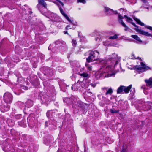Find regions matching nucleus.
I'll list each match as a JSON object with an SVG mask.
<instances>
[{
    "instance_id": "6",
    "label": "nucleus",
    "mask_w": 152,
    "mask_h": 152,
    "mask_svg": "<svg viewBox=\"0 0 152 152\" xmlns=\"http://www.w3.org/2000/svg\"><path fill=\"white\" fill-rule=\"evenodd\" d=\"M123 18H124L123 16L120 15H118V20L119 23L125 28L124 30L125 31H127L129 27L125 24L123 21L122 19Z\"/></svg>"
},
{
    "instance_id": "11",
    "label": "nucleus",
    "mask_w": 152,
    "mask_h": 152,
    "mask_svg": "<svg viewBox=\"0 0 152 152\" xmlns=\"http://www.w3.org/2000/svg\"><path fill=\"white\" fill-rule=\"evenodd\" d=\"M87 104H86L82 102H78V107L84 111L85 110L86 106Z\"/></svg>"
},
{
    "instance_id": "30",
    "label": "nucleus",
    "mask_w": 152,
    "mask_h": 152,
    "mask_svg": "<svg viewBox=\"0 0 152 152\" xmlns=\"http://www.w3.org/2000/svg\"><path fill=\"white\" fill-rule=\"evenodd\" d=\"M90 85H91L92 87L93 88L95 87L96 86V84L94 83H91L90 84Z\"/></svg>"
},
{
    "instance_id": "9",
    "label": "nucleus",
    "mask_w": 152,
    "mask_h": 152,
    "mask_svg": "<svg viewBox=\"0 0 152 152\" xmlns=\"http://www.w3.org/2000/svg\"><path fill=\"white\" fill-rule=\"evenodd\" d=\"M38 4L37 5L38 8L39 7V5H41L43 7L46 8L47 7V4L45 2L44 0H38Z\"/></svg>"
},
{
    "instance_id": "7",
    "label": "nucleus",
    "mask_w": 152,
    "mask_h": 152,
    "mask_svg": "<svg viewBox=\"0 0 152 152\" xmlns=\"http://www.w3.org/2000/svg\"><path fill=\"white\" fill-rule=\"evenodd\" d=\"M105 12H107L108 14L110 15L117 14H118L117 11H113V10L109 8L108 7H105Z\"/></svg>"
},
{
    "instance_id": "4",
    "label": "nucleus",
    "mask_w": 152,
    "mask_h": 152,
    "mask_svg": "<svg viewBox=\"0 0 152 152\" xmlns=\"http://www.w3.org/2000/svg\"><path fill=\"white\" fill-rule=\"evenodd\" d=\"M134 26H135L136 27L134 28V29L136 31L139 33L141 34L142 35H145L146 36L149 37L150 36L152 37V35L151 34L149 33L148 32H146L144 31H143L142 30H141L140 29H139L138 28V27L136 26V25L134 23Z\"/></svg>"
},
{
    "instance_id": "45",
    "label": "nucleus",
    "mask_w": 152,
    "mask_h": 152,
    "mask_svg": "<svg viewBox=\"0 0 152 152\" xmlns=\"http://www.w3.org/2000/svg\"><path fill=\"white\" fill-rule=\"evenodd\" d=\"M56 1H58V0H56Z\"/></svg>"
},
{
    "instance_id": "39",
    "label": "nucleus",
    "mask_w": 152,
    "mask_h": 152,
    "mask_svg": "<svg viewBox=\"0 0 152 152\" xmlns=\"http://www.w3.org/2000/svg\"><path fill=\"white\" fill-rule=\"evenodd\" d=\"M131 37L133 38V35H131Z\"/></svg>"
},
{
    "instance_id": "40",
    "label": "nucleus",
    "mask_w": 152,
    "mask_h": 152,
    "mask_svg": "<svg viewBox=\"0 0 152 152\" xmlns=\"http://www.w3.org/2000/svg\"><path fill=\"white\" fill-rule=\"evenodd\" d=\"M91 93V94H92V93L91 92H90L89 93Z\"/></svg>"
},
{
    "instance_id": "18",
    "label": "nucleus",
    "mask_w": 152,
    "mask_h": 152,
    "mask_svg": "<svg viewBox=\"0 0 152 152\" xmlns=\"http://www.w3.org/2000/svg\"><path fill=\"white\" fill-rule=\"evenodd\" d=\"M123 17L124 18H126V21L127 22L130 23L133 25V22H132L133 20L131 18L128 17L126 15H124Z\"/></svg>"
},
{
    "instance_id": "42",
    "label": "nucleus",
    "mask_w": 152,
    "mask_h": 152,
    "mask_svg": "<svg viewBox=\"0 0 152 152\" xmlns=\"http://www.w3.org/2000/svg\"><path fill=\"white\" fill-rule=\"evenodd\" d=\"M110 58L111 59H113V57H111V58Z\"/></svg>"
},
{
    "instance_id": "32",
    "label": "nucleus",
    "mask_w": 152,
    "mask_h": 152,
    "mask_svg": "<svg viewBox=\"0 0 152 152\" xmlns=\"http://www.w3.org/2000/svg\"><path fill=\"white\" fill-rule=\"evenodd\" d=\"M88 69L89 70H91L92 67L91 66H89L88 67Z\"/></svg>"
},
{
    "instance_id": "41",
    "label": "nucleus",
    "mask_w": 152,
    "mask_h": 152,
    "mask_svg": "<svg viewBox=\"0 0 152 152\" xmlns=\"http://www.w3.org/2000/svg\"><path fill=\"white\" fill-rule=\"evenodd\" d=\"M71 88H72V90L73 89V87H72V86Z\"/></svg>"
},
{
    "instance_id": "36",
    "label": "nucleus",
    "mask_w": 152,
    "mask_h": 152,
    "mask_svg": "<svg viewBox=\"0 0 152 152\" xmlns=\"http://www.w3.org/2000/svg\"><path fill=\"white\" fill-rule=\"evenodd\" d=\"M60 3H61V5H62V6H63V5H64V4L63 3V2H60Z\"/></svg>"
},
{
    "instance_id": "25",
    "label": "nucleus",
    "mask_w": 152,
    "mask_h": 152,
    "mask_svg": "<svg viewBox=\"0 0 152 152\" xmlns=\"http://www.w3.org/2000/svg\"><path fill=\"white\" fill-rule=\"evenodd\" d=\"M113 91L112 89L111 88H109L105 93L106 95L108 94H111L113 93Z\"/></svg>"
},
{
    "instance_id": "1",
    "label": "nucleus",
    "mask_w": 152,
    "mask_h": 152,
    "mask_svg": "<svg viewBox=\"0 0 152 152\" xmlns=\"http://www.w3.org/2000/svg\"><path fill=\"white\" fill-rule=\"evenodd\" d=\"M95 52L99 54V53L96 50L90 52L88 54V57L86 58L87 62L90 63L97 60L98 57L96 56Z\"/></svg>"
},
{
    "instance_id": "12",
    "label": "nucleus",
    "mask_w": 152,
    "mask_h": 152,
    "mask_svg": "<svg viewBox=\"0 0 152 152\" xmlns=\"http://www.w3.org/2000/svg\"><path fill=\"white\" fill-rule=\"evenodd\" d=\"M7 123L9 127H12L15 124V121L10 118H8L7 120Z\"/></svg>"
},
{
    "instance_id": "3",
    "label": "nucleus",
    "mask_w": 152,
    "mask_h": 152,
    "mask_svg": "<svg viewBox=\"0 0 152 152\" xmlns=\"http://www.w3.org/2000/svg\"><path fill=\"white\" fill-rule=\"evenodd\" d=\"M4 101L7 104H10L13 100V96L9 92L5 93L3 96Z\"/></svg>"
},
{
    "instance_id": "37",
    "label": "nucleus",
    "mask_w": 152,
    "mask_h": 152,
    "mask_svg": "<svg viewBox=\"0 0 152 152\" xmlns=\"http://www.w3.org/2000/svg\"><path fill=\"white\" fill-rule=\"evenodd\" d=\"M29 12V14H32V11H30Z\"/></svg>"
},
{
    "instance_id": "13",
    "label": "nucleus",
    "mask_w": 152,
    "mask_h": 152,
    "mask_svg": "<svg viewBox=\"0 0 152 152\" xmlns=\"http://www.w3.org/2000/svg\"><path fill=\"white\" fill-rule=\"evenodd\" d=\"M132 85H130L127 87L124 86V93L125 94H127L129 93L130 90L132 88Z\"/></svg>"
},
{
    "instance_id": "8",
    "label": "nucleus",
    "mask_w": 152,
    "mask_h": 152,
    "mask_svg": "<svg viewBox=\"0 0 152 152\" xmlns=\"http://www.w3.org/2000/svg\"><path fill=\"white\" fill-rule=\"evenodd\" d=\"M59 9L61 13L63 15L64 17H65L66 19L70 23H72V21L70 19V18H69V17L63 11L62 9L60 7L59 8Z\"/></svg>"
},
{
    "instance_id": "22",
    "label": "nucleus",
    "mask_w": 152,
    "mask_h": 152,
    "mask_svg": "<svg viewBox=\"0 0 152 152\" xmlns=\"http://www.w3.org/2000/svg\"><path fill=\"white\" fill-rule=\"evenodd\" d=\"M72 45L74 47H76L77 45V42L76 40L72 39Z\"/></svg>"
},
{
    "instance_id": "23",
    "label": "nucleus",
    "mask_w": 152,
    "mask_h": 152,
    "mask_svg": "<svg viewBox=\"0 0 152 152\" xmlns=\"http://www.w3.org/2000/svg\"><path fill=\"white\" fill-rule=\"evenodd\" d=\"M118 37V35L115 34L113 36H110L109 38V39H117Z\"/></svg>"
},
{
    "instance_id": "27",
    "label": "nucleus",
    "mask_w": 152,
    "mask_h": 152,
    "mask_svg": "<svg viewBox=\"0 0 152 152\" xmlns=\"http://www.w3.org/2000/svg\"><path fill=\"white\" fill-rule=\"evenodd\" d=\"M77 2H78L82 3L84 4L86 3V1L85 0H77Z\"/></svg>"
},
{
    "instance_id": "15",
    "label": "nucleus",
    "mask_w": 152,
    "mask_h": 152,
    "mask_svg": "<svg viewBox=\"0 0 152 152\" xmlns=\"http://www.w3.org/2000/svg\"><path fill=\"white\" fill-rule=\"evenodd\" d=\"M50 97L48 96H46L43 97V98H42L41 99V100L42 101V104L43 103H48L49 102H50V101L48 99Z\"/></svg>"
},
{
    "instance_id": "33",
    "label": "nucleus",
    "mask_w": 152,
    "mask_h": 152,
    "mask_svg": "<svg viewBox=\"0 0 152 152\" xmlns=\"http://www.w3.org/2000/svg\"><path fill=\"white\" fill-rule=\"evenodd\" d=\"M121 152H126V150L123 148L122 149Z\"/></svg>"
},
{
    "instance_id": "14",
    "label": "nucleus",
    "mask_w": 152,
    "mask_h": 152,
    "mask_svg": "<svg viewBox=\"0 0 152 152\" xmlns=\"http://www.w3.org/2000/svg\"><path fill=\"white\" fill-rule=\"evenodd\" d=\"M124 86H121L118 88L117 90V94H123L124 92Z\"/></svg>"
},
{
    "instance_id": "19",
    "label": "nucleus",
    "mask_w": 152,
    "mask_h": 152,
    "mask_svg": "<svg viewBox=\"0 0 152 152\" xmlns=\"http://www.w3.org/2000/svg\"><path fill=\"white\" fill-rule=\"evenodd\" d=\"M134 20L138 24L142 26H145V24L144 23H143L141 22L139 19L134 17Z\"/></svg>"
},
{
    "instance_id": "21",
    "label": "nucleus",
    "mask_w": 152,
    "mask_h": 152,
    "mask_svg": "<svg viewBox=\"0 0 152 152\" xmlns=\"http://www.w3.org/2000/svg\"><path fill=\"white\" fill-rule=\"evenodd\" d=\"M79 75L82 77H87L88 76V74L86 72H83L82 73L79 74Z\"/></svg>"
},
{
    "instance_id": "43",
    "label": "nucleus",
    "mask_w": 152,
    "mask_h": 152,
    "mask_svg": "<svg viewBox=\"0 0 152 152\" xmlns=\"http://www.w3.org/2000/svg\"><path fill=\"white\" fill-rule=\"evenodd\" d=\"M121 9H122H122L121 8L120 10H121Z\"/></svg>"
},
{
    "instance_id": "2",
    "label": "nucleus",
    "mask_w": 152,
    "mask_h": 152,
    "mask_svg": "<svg viewBox=\"0 0 152 152\" xmlns=\"http://www.w3.org/2000/svg\"><path fill=\"white\" fill-rule=\"evenodd\" d=\"M140 63H141V66H136L135 67H134V69L135 70V72H138L140 73L141 72H144L150 69L149 67L147 66L141 62H140Z\"/></svg>"
},
{
    "instance_id": "34",
    "label": "nucleus",
    "mask_w": 152,
    "mask_h": 152,
    "mask_svg": "<svg viewBox=\"0 0 152 152\" xmlns=\"http://www.w3.org/2000/svg\"><path fill=\"white\" fill-rule=\"evenodd\" d=\"M144 3H146L147 2L146 0H141Z\"/></svg>"
},
{
    "instance_id": "26",
    "label": "nucleus",
    "mask_w": 152,
    "mask_h": 152,
    "mask_svg": "<svg viewBox=\"0 0 152 152\" xmlns=\"http://www.w3.org/2000/svg\"><path fill=\"white\" fill-rule=\"evenodd\" d=\"M15 117L16 119H18L22 118V115L20 114L15 115Z\"/></svg>"
},
{
    "instance_id": "31",
    "label": "nucleus",
    "mask_w": 152,
    "mask_h": 152,
    "mask_svg": "<svg viewBox=\"0 0 152 152\" xmlns=\"http://www.w3.org/2000/svg\"><path fill=\"white\" fill-rule=\"evenodd\" d=\"M63 33L64 34H67V35H69V34L68 33L67 31H64Z\"/></svg>"
},
{
    "instance_id": "44",
    "label": "nucleus",
    "mask_w": 152,
    "mask_h": 152,
    "mask_svg": "<svg viewBox=\"0 0 152 152\" xmlns=\"http://www.w3.org/2000/svg\"><path fill=\"white\" fill-rule=\"evenodd\" d=\"M46 123H45V125H46Z\"/></svg>"
},
{
    "instance_id": "5",
    "label": "nucleus",
    "mask_w": 152,
    "mask_h": 152,
    "mask_svg": "<svg viewBox=\"0 0 152 152\" xmlns=\"http://www.w3.org/2000/svg\"><path fill=\"white\" fill-rule=\"evenodd\" d=\"M10 108V106L6 104L0 105V109L2 112H4L8 111Z\"/></svg>"
},
{
    "instance_id": "28",
    "label": "nucleus",
    "mask_w": 152,
    "mask_h": 152,
    "mask_svg": "<svg viewBox=\"0 0 152 152\" xmlns=\"http://www.w3.org/2000/svg\"><path fill=\"white\" fill-rule=\"evenodd\" d=\"M71 29V28L70 26L69 25L66 26L65 27V29L66 30H68Z\"/></svg>"
},
{
    "instance_id": "35",
    "label": "nucleus",
    "mask_w": 152,
    "mask_h": 152,
    "mask_svg": "<svg viewBox=\"0 0 152 152\" xmlns=\"http://www.w3.org/2000/svg\"><path fill=\"white\" fill-rule=\"evenodd\" d=\"M138 58L139 59V60H140H140H140V58H135V57L134 56V59H137Z\"/></svg>"
},
{
    "instance_id": "38",
    "label": "nucleus",
    "mask_w": 152,
    "mask_h": 152,
    "mask_svg": "<svg viewBox=\"0 0 152 152\" xmlns=\"http://www.w3.org/2000/svg\"><path fill=\"white\" fill-rule=\"evenodd\" d=\"M118 63V61H116L115 64H117Z\"/></svg>"
},
{
    "instance_id": "16",
    "label": "nucleus",
    "mask_w": 152,
    "mask_h": 152,
    "mask_svg": "<svg viewBox=\"0 0 152 152\" xmlns=\"http://www.w3.org/2000/svg\"><path fill=\"white\" fill-rule=\"evenodd\" d=\"M26 106L27 107H32L33 105V102L30 99H28L26 102Z\"/></svg>"
},
{
    "instance_id": "20",
    "label": "nucleus",
    "mask_w": 152,
    "mask_h": 152,
    "mask_svg": "<svg viewBox=\"0 0 152 152\" xmlns=\"http://www.w3.org/2000/svg\"><path fill=\"white\" fill-rule=\"evenodd\" d=\"M147 110L150 109L152 107V103L151 102H148L145 103Z\"/></svg>"
},
{
    "instance_id": "29",
    "label": "nucleus",
    "mask_w": 152,
    "mask_h": 152,
    "mask_svg": "<svg viewBox=\"0 0 152 152\" xmlns=\"http://www.w3.org/2000/svg\"><path fill=\"white\" fill-rule=\"evenodd\" d=\"M145 27L150 30L152 31V27L148 26H145Z\"/></svg>"
},
{
    "instance_id": "24",
    "label": "nucleus",
    "mask_w": 152,
    "mask_h": 152,
    "mask_svg": "<svg viewBox=\"0 0 152 152\" xmlns=\"http://www.w3.org/2000/svg\"><path fill=\"white\" fill-rule=\"evenodd\" d=\"M110 112L111 113H119V110H113L112 109H110Z\"/></svg>"
},
{
    "instance_id": "17",
    "label": "nucleus",
    "mask_w": 152,
    "mask_h": 152,
    "mask_svg": "<svg viewBox=\"0 0 152 152\" xmlns=\"http://www.w3.org/2000/svg\"><path fill=\"white\" fill-rule=\"evenodd\" d=\"M134 39L136 40V42L139 44H141L142 43V41L141 40L139 37L136 35H134Z\"/></svg>"
},
{
    "instance_id": "10",
    "label": "nucleus",
    "mask_w": 152,
    "mask_h": 152,
    "mask_svg": "<svg viewBox=\"0 0 152 152\" xmlns=\"http://www.w3.org/2000/svg\"><path fill=\"white\" fill-rule=\"evenodd\" d=\"M147 86L151 88L152 87V77H150L148 79H146L145 80Z\"/></svg>"
}]
</instances>
